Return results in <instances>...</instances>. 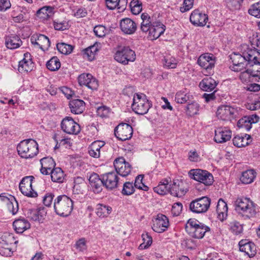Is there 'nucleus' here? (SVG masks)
Returning a JSON list of instances; mask_svg holds the SVG:
<instances>
[{"mask_svg": "<svg viewBox=\"0 0 260 260\" xmlns=\"http://www.w3.org/2000/svg\"><path fill=\"white\" fill-rule=\"evenodd\" d=\"M228 206L224 201L221 199H219L216 207V212L218 215V218L223 221L228 216Z\"/></svg>", "mask_w": 260, "mask_h": 260, "instance_id": "nucleus-32", "label": "nucleus"}, {"mask_svg": "<svg viewBox=\"0 0 260 260\" xmlns=\"http://www.w3.org/2000/svg\"><path fill=\"white\" fill-rule=\"evenodd\" d=\"M183 183L179 180L174 181L172 184L170 185L169 193L174 197H181L186 192L181 187Z\"/></svg>", "mask_w": 260, "mask_h": 260, "instance_id": "nucleus-35", "label": "nucleus"}, {"mask_svg": "<svg viewBox=\"0 0 260 260\" xmlns=\"http://www.w3.org/2000/svg\"><path fill=\"white\" fill-rule=\"evenodd\" d=\"M248 13L255 17L260 18V1L252 5Z\"/></svg>", "mask_w": 260, "mask_h": 260, "instance_id": "nucleus-56", "label": "nucleus"}, {"mask_svg": "<svg viewBox=\"0 0 260 260\" xmlns=\"http://www.w3.org/2000/svg\"><path fill=\"white\" fill-rule=\"evenodd\" d=\"M143 178V175H139L138 176H137L134 184L135 187L138 189L143 190L144 191H147L149 189V187L145 185L143 183L142 181Z\"/></svg>", "mask_w": 260, "mask_h": 260, "instance_id": "nucleus-53", "label": "nucleus"}, {"mask_svg": "<svg viewBox=\"0 0 260 260\" xmlns=\"http://www.w3.org/2000/svg\"><path fill=\"white\" fill-rule=\"evenodd\" d=\"M41 169L40 171L42 174L48 175L50 174L54 168L56 164L54 159L51 157H45L40 159Z\"/></svg>", "mask_w": 260, "mask_h": 260, "instance_id": "nucleus-26", "label": "nucleus"}, {"mask_svg": "<svg viewBox=\"0 0 260 260\" xmlns=\"http://www.w3.org/2000/svg\"><path fill=\"white\" fill-rule=\"evenodd\" d=\"M142 22L141 25V29L144 32H147L151 27L152 23L150 20L151 18L149 15L146 13H143L141 15Z\"/></svg>", "mask_w": 260, "mask_h": 260, "instance_id": "nucleus-43", "label": "nucleus"}, {"mask_svg": "<svg viewBox=\"0 0 260 260\" xmlns=\"http://www.w3.org/2000/svg\"><path fill=\"white\" fill-rule=\"evenodd\" d=\"M256 174L253 170H246L243 172L240 180L244 184H250L253 181L256 177Z\"/></svg>", "mask_w": 260, "mask_h": 260, "instance_id": "nucleus-42", "label": "nucleus"}, {"mask_svg": "<svg viewBox=\"0 0 260 260\" xmlns=\"http://www.w3.org/2000/svg\"><path fill=\"white\" fill-rule=\"evenodd\" d=\"M110 112L109 108L106 106H101L97 108V114L101 117H106L109 116Z\"/></svg>", "mask_w": 260, "mask_h": 260, "instance_id": "nucleus-60", "label": "nucleus"}, {"mask_svg": "<svg viewBox=\"0 0 260 260\" xmlns=\"http://www.w3.org/2000/svg\"><path fill=\"white\" fill-rule=\"evenodd\" d=\"M182 210V205L181 203L177 202L174 204L172 208V213L174 216H178Z\"/></svg>", "mask_w": 260, "mask_h": 260, "instance_id": "nucleus-62", "label": "nucleus"}, {"mask_svg": "<svg viewBox=\"0 0 260 260\" xmlns=\"http://www.w3.org/2000/svg\"><path fill=\"white\" fill-rule=\"evenodd\" d=\"M103 141H96L93 142L89 147V155L93 157L98 158L100 156V149L105 145Z\"/></svg>", "mask_w": 260, "mask_h": 260, "instance_id": "nucleus-36", "label": "nucleus"}, {"mask_svg": "<svg viewBox=\"0 0 260 260\" xmlns=\"http://www.w3.org/2000/svg\"><path fill=\"white\" fill-rule=\"evenodd\" d=\"M98 51V45L94 44L82 51L83 57L92 61L94 59L95 54Z\"/></svg>", "mask_w": 260, "mask_h": 260, "instance_id": "nucleus-38", "label": "nucleus"}, {"mask_svg": "<svg viewBox=\"0 0 260 260\" xmlns=\"http://www.w3.org/2000/svg\"><path fill=\"white\" fill-rule=\"evenodd\" d=\"M217 85L216 81L211 77L204 78L200 83L199 87L203 91H211Z\"/></svg>", "mask_w": 260, "mask_h": 260, "instance_id": "nucleus-29", "label": "nucleus"}, {"mask_svg": "<svg viewBox=\"0 0 260 260\" xmlns=\"http://www.w3.org/2000/svg\"><path fill=\"white\" fill-rule=\"evenodd\" d=\"M69 106L72 113L81 114L84 109V102L81 100H73L70 102Z\"/></svg>", "mask_w": 260, "mask_h": 260, "instance_id": "nucleus-37", "label": "nucleus"}, {"mask_svg": "<svg viewBox=\"0 0 260 260\" xmlns=\"http://www.w3.org/2000/svg\"><path fill=\"white\" fill-rule=\"evenodd\" d=\"M193 99L192 95L184 91H179L175 95V101L180 104H184L190 101Z\"/></svg>", "mask_w": 260, "mask_h": 260, "instance_id": "nucleus-40", "label": "nucleus"}, {"mask_svg": "<svg viewBox=\"0 0 260 260\" xmlns=\"http://www.w3.org/2000/svg\"><path fill=\"white\" fill-rule=\"evenodd\" d=\"M142 238L143 242L139 245V249H145L148 248L152 244V237L149 235L148 233H146L142 235Z\"/></svg>", "mask_w": 260, "mask_h": 260, "instance_id": "nucleus-47", "label": "nucleus"}, {"mask_svg": "<svg viewBox=\"0 0 260 260\" xmlns=\"http://www.w3.org/2000/svg\"><path fill=\"white\" fill-rule=\"evenodd\" d=\"M164 64L167 68L174 69L176 68L177 63L174 58L170 56H166L164 58Z\"/></svg>", "mask_w": 260, "mask_h": 260, "instance_id": "nucleus-59", "label": "nucleus"}, {"mask_svg": "<svg viewBox=\"0 0 260 260\" xmlns=\"http://www.w3.org/2000/svg\"><path fill=\"white\" fill-rule=\"evenodd\" d=\"M199 65L204 69L205 75L212 73V69L214 67L215 57L212 54L205 53L200 56L198 59Z\"/></svg>", "mask_w": 260, "mask_h": 260, "instance_id": "nucleus-11", "label": "nucleus"}, {"mask_svg": "<svg viewBox=\"0 0 260 260\" xmlns=\"http://www.w3.org/2000/svg\"><path fill=\"white\" fill-rule=\"evenodd\" d=\"M235 206L236 211L247 218L253 217L256 214L255 205L249 198H238L235 202Z\"/></svg>", "mask_w": 260, "mask_h": 260, "instance_id": "nucleus-1", "label": "nucleus"}, {"mask_svg": "<svg viewBox=\"0 0 260 260\" xmlns=\"http://www.w3.org/2000/svg\"><path fill=\"white\" fill-rule=\"evenodd\" d=\"M17 150L21 157L31 158L38 153V144L33 139L24 140L18 145Z\"/></svg>", "mask_w": 260, "mask_h": 260, "instance_id": "nucleus-3", "label": "nucleus"}, {"mask_svg": "<svg viewBox=\"0 0 260 260\" xmlns=\"http://www.w3.org/2000/svg\"><path fill=\"white\" fill-rule=\"evenodd\" d=\"M103 185L107 189L113 190L118 187L119 177L115 172H109L102 175Z\"/></svg>", "mask_w": 260, "mask_h": 260, "instance_id": "nucleus-16", "label": "nucleus"}, {"mask_svg": "<svg viewBox=\"0 0 260 260\" xmlns=\"http://www.w3.org/2000/svg\"><path fill=\"white\" fill-rule=\"evenodd\" d=\"M153 222L152 228L154 232L158 233H161L166 231L169 225L168 217L161 214H158Z\"/></svg>", "mask_w": 260, "mask_h": 260, "instance_id": "nucleus-17", "label": "nucleus"}, {"mask_svg": "<svg viewBox=\"0 0 260 260\" xmlns=\"http://www.w3.org/2000/svg\"><path fill=\"white\" fill-rule=\"evenodd\" d=\"M193 5V0H184L183 6L181 7L180 11L182 13L186 12L191 9Z\"/></svg>", "mask_w": 260, "mask_h": 260, "instance_id": "nucleus-61", "label": "nucleus"}, {"mask_svg": "<svg viewBox=\"0 0 260 260\" xmlns=\"http://www.w3.org/2000/svg\"><path fill=\"white\" fill-rule=\"evenodd\" d=\"M115 59L123 64H128L129 61H134L136 59V54L133 50L128 47L119 48L114 55Z\"/></svg>", "mask_w": 260, "mask_h": 260, "instance_id": "nucleus-8", "label": "nucleus"}, {"mask_svg": "<svg viewBox=\"0 0 260 260\" xmlns=\"http://www.w3.org/2000/svg\"><path fill=\"white\" fill-rule=\"evenodd\" d=\"M239 245L240 250L245 252L249 257H252L256 254V247L253 243L247 240H242L239 242Z\"/></svg>", "mask_w": 260, "mask_h": 260, "instance_id": "nucleus-25", "label": "nucleus"}, {"mask_svg": "<svg viewBox=\"0 0 260 260\" xmlns=\"http://www.w3.org/2000/svg\"><path fill=\"white\" fill-rule=\"evenodd\" d=\"M231 59L233 62V66L231 67L232 70L235 72H239L245 68V59L244 55L234 53L231 55Z\"/></svg>", "mask_w": 260, "mask_h": 260, "instance_id": "nucleus-22", "label": "nucleus"}, {"mask_svg": "<svg viewBox=\"0 0 260 260\" xmlns=\"http://www.w3.org/2000/svg\"><path fill=\"white\" fill-rule=\"evenodd\" d=\"M93 31L95 35L100 38L105 36L107 33V29L104 26L102 25L95 26L94 28Z\"/></svg>", "mask_w": 260, "mask_h": 260, "instance_id": "nucleus-58", "label": "nucleus"}, {"mask_svg": "<svg viewBox=\"0 0 260 260\" xmlns=\"http://www.w3.org/2000/svg\"><path fill=\"white\" fill-rule=\"evenodd\" d=\"M56 47L58 50L63 54H69L71 53L74 48L73 46L64 43H58Z\"/></svg>", "mask_w": 260, "mask_h": 260, "instance_id": "nucleus-50", "label": "nucleus"}, {"mask_svg": "<svg viewBox=\"0 0 260 260\" xmlns=\"http://www.w3.org/2000/svg\"><path fill=\"white\" fill-rule=\"evenodd\" d=\"M250 42L252 47L254 48V50L260 51V37L257 36L253 37Z\"/></svg>", "mask_w": 260, "mask_h": 260, "instance_id": "nucleus-64", "label": "nucleus"}, {"mask_svg": "<svg viewBox=\"0 0 260 260\" xmlns=\"http://www.w3.org/2000/svg\"><path fill=\"white\" fill-rule=\"evenodd\" d=\"M199 110V105L195 102L188 104L186 106V113L189 116H192L197 114Z\"/></svg>", "mask_w": 260, "mask_h": 260, "instance_id": "nucleus-48", "label": "nucleus"}, {"mask_svg": "<svg viewBox=\"0 0 260 260\" xmlns=\"http://www.w3.org/2000/svg\"><path fill=\"white\" fill-rule=\"evenodd\" d=\"M165 26L160 22H153L151 27L149 30L148 38L153 40L157 39L165 30Z\"/></svg>", "mask_w": 260, "mask_h": 260, "instance_id": "nucleus-24", "label": "nucleus"}, {"mask_svg": "<svg viewBox=\"0 0 260 260\" xmlns=\"http://www.w3.org/2000/svg\"><path fill=\"white\" fill-rule=\"evenodd\" d=\"M189 174L194 180L202 183L206 186L211 185L213 182L212 175L206 170L193 169L190 171Z\"/></svg>", "mask_w": 260, "mask_h": 260, "instance_id": "nucleus-9", "label": "nucleus"}, {"mask_svg": "<svg viewBox=\"0 0 260 260\" xmlns=\"http://www.w3.org/2000/svg\"><path fill=\"white\" fill-rule=\"evenodd\" d=\"M35 178L33 176H25L22 178L19 183V189L24 196L30 198H36L38 193L32 187V184Z\"/></svg>", "mask_w": 260, "mask_h": 260, "instance_id": "nucleus-10", "label": "nucleus"}, {"mask_svg": "<svg viewBox=\"0 0 260 260\" xmlns=\"http://www.w3.org/2000/svg\"><path fill=\"white\" fill-rule=\"evenodd\" d=\"M111 210V207L99 204L96 206V214L100 217H105L108 216Z\"/></svg>", "mask_w": 260, "mask_h": 260, "instance_id": "nucleus-44", "label": "nucleus"}, {"mask_svg": "<svg viewBox=\"0 0 260 260\" xmlns=\"http://www.w3.org/2000/svg\"><path fill=\"white\" fill-rule=\"evenodd\" d=\"M61 129L70 135H77L81 131L80 125L71 117H66L61 123Z\"/></svg>", "mask_w": 260, "mask_h": 260, "instance_id": "nucleus-13", "label": "nucleus"}, {"mask_svg": "<svg viewBox=\"0 0 260 260\" xmlns=\"http://www.w3.org/2000/svg\"><path fill=\"white\" fill-rule=\"evenodd\" d=\"M131 12L133 14L137 15L139 14L142 10V5L139 0H133L130 4Z\"/></svg>", "mask_w": 260, "mask_h": 260, "instance_id": "nucleus-51", "label": "nucleus"}, {"mask_svg": "<svg viewBox=\"0 0 260 260\" xmlns=\"http://www.w3.org/2000/svg\"><path fill=\"white\" fill-rule=\"evenodd\" d=\"M34 67L31 55L27 52L24 54L22 60L19 61L18 70L20 73L31 71Z\"/></svg>", "mask_w": 260, "mask_h": 260, "instance_id": "nucleus-23", "label": "nucleus"}, {"mask_svg": "<svg viewBox=\"0 0 260 260\" xmlns=\"http://www.w3.org/2000/svg\"><path fill=\"white\" fill-rule=\"evenodd\" d=\"M237 126L239 128H243L247 131H249L251 128L250 120L249 121V118L245 116L240 120L237 122Z\"/></svg>", "mask_w": 260, "mask_h": 260, "instance_id": "nucleus-52", "label": "nucleus"}, {"mask_svg": "<svg viewBox=\"0 0 260 260\" xmlns=\"http://www.w3.org/2000/svg\"><path fill=\"white\" fill-rule=\"evenodd\" d=\"M150 107L151 104L146 95L143 93H136L134 95L132 108L136 113L144 115L148 112Z\"/></svg>", "mask_w": 260, "mask_h": 260, "instance_id": "nucleus-5", "label": "nucleus"}, {"mask_svg": "<svg viewBox=\"0 0 260 260\" xmlns=\"http://www.w3.org/2000/svg\"><path fill=\"white\" fill-rule=\"evenodd\" d=\"M231 231L236 235L241 234L243 231V226L239 222L234 221L230 224Z\"/></svg>", "mask_w": 260, "mask_h": 260, "instance_id": "nucleus-55", "label": "nucleus"}, {"mask_svg": "<svg viewBox=\"0 0 260 260\" xmlns=\"http://www.w3.org/2000/svg\"><path fill=\"white\" fill-rule=\"evenodd\" d=\"M53 12V9L50 7H44L40 9L37 12V15L38 17L42 19H47L50 17Z\"/></svg>", "mask_w": 260, "mask_h": 260, "instance_id": "nucleus-45", "label": "nucleus"}, {"mask_svg": "<svg viewBox=\"0 0 260 260\" xmlns=\"http://www.w3.org/2000/svg\"><path fill=\"white\" fill-rule=\"evenodd\" d=\"M28 217L34 221H40L42 219V215L40 211L36 210H30L27 213Z\"/></svg>", "mask_w": 260, "mask_h": 260, "instance_id": "nucleus-57", "label": "nucleus"}, {"mask_svg": "<svg viewBox=\"0 0 260 260\" xmlns=\"http://www.w3.org/2000/svg\"><path fill=\"white\" fill-rule=\"evenodd\" d=\"M251 141V136L248 134H245L244 136L237 135L233 139V144L237 147H245Z\"/></svg>", "mask_w": 260, "mask_h": 260, "instance_id": "nucleus-34", "label": "nucleus"}, {"mask_svg": "<svg viewBox=\"0 0 260 260\" xmlns=\"http://www.w3.org/2000/svg\"><path fill=\"white\" fill-rule=\"evenodd\" d=\"M120 28L124 34L132 35L136 31L137 25L135 22L131 19L125 18L120 21Z\"/></svg>", "mask_w": 260, "mask_h": 260, "instance_id": "nucleus-20", "label": "nucleus"}, {"mask_svg": "<svg viewBox=\"0 0 260 260\" xmlns=\"http://www.w3.org/2000/svg\"><path fill=\"white\" fill-rule=\"evenodd\" d=\"M185 230L191 237L200 239L210 232V228L197 219H189L185 225Z\"/></svg>", "mask_w": 260, "mask_h": 260, "instance_id": "nucleus-2", "label": "nucleus"}, {"mask_svg": "<svg viewBox=\"0 0 260 260\" xmlns=\"http://www.w3.org/2000/svg\"><path fill=\"white\" fill-rule=\"evenodd\" d=\"M89 182L95 193H99L102 190V177L100 178L96 173H92L89 178Z\"/></svg>", "mask_w": 260, "mask_h": 260, "instance_id": "nucleus-28", "label": "nucleus"}, {"mask_svg": "<svg viewBox=\"0 0 260 260\" xmlns=\"http://www.w3.org/2000/svg\"><path fill=\"white\" fill-rule=\"evenodd\" d=\"M210 204V199L207 197H203L191 201L189 204V209L193 213H203L207 212Z\"/></svg>", "mask_w": 260, "mask_h": 260, "instance_id": "nucleus-7", "label": "nucleus"}, {"mask_svg": "<svg viewBox=\"0 0 260 260\" xmlns=\"http://www.w3.org/2000/svg\"><path fill=\"white\" fill-rule=\"evenodd\" d=\"M13 225L17 233H22L30 227L29 222L24 218L15 220L13 223Z\"/></svg>", "mask_w": 260, "mask_h": 260, "instance_id": "nucleus-30", "label": "nucleus"}, {"mask_svg": "<svg viewBox=\"0 0 260 260\" xmlns=\"http://www.w3.org/2000/svg\"><path fill=\"white\" fill-rule=\"evenodd\" d=\"M169 183V181L168 179L162 180L156 187L153 188L154 191L161 195L167 194L169 192L170 190Z\"/></svg>", "mask_w": 260, "mask_h": 260, "instance_id": "nucleus-39", "label": "nucleus"}, {"mask_svg": "<svg viewBox=\"0 0 260 260\" xmlns=\"http://www.w3.org/2000/svg\"><path fill=\"white\" fill-rule=\"evenodd\" d=\"M78 82L80 85H85L91 90H96L98 81L90 74H82L78 77Z\"/></svg>", "mask_w": 260, "mask_h": 260, "instance_id": "nucleus-18", "label": "nucleus"}, {"mask_svg": "<svg viewBox=\"0 0 260 260\" xmlns=\"http://www.w3.org/2000/svg\"><path fill=\"white\" fill-rule=\"evenodd\" d=\"M107 7L110 10H113L115 8L120 9L121 6L120 4H125L126 3V0H105Z\"/></svg>", "mask_w": 260, "mask_h": 260, "instance_id": "nucleus-49", "label": "nucleus"}, {"mask_svg": "<svg viewBox=\"0 0 260 260\" xmlns=\"http://www.w3.org/2000/svg\"><path fill=\"white\" fill-rule=\"evenodd\" d=\"M245 61H247L248 63L251 66L253 64H259L260 62L257 60V55H260V53L256 50L248 49L247 52H243Z\"/></svg>", "mask_w": 260, "mask_h": 260, "instance_id": "nucleus-33", "label": "nucleus"}, {"mask_svg": "<svg viewBox=\"0 0 260 260\" xmlns=\"http://www.w3.org/2000/svg\"><path fill=\"white\" fill-rule=\"evenodd\" d=\"M214 141L218 143H224L230 140L232 132L226 127H218L215 130Z\"/></svg>", "mask_w": 260, "mask_h": 260, "instance_id": "nucleus-19", "label": "nucleus"}, {"mask_svg": "<svg viewBox=\"0 0 260 260\" xmlns=\"http://www.w3.org/2000/svg\"><path fill=\"white\" fill-rule=\"evenodd\" d=\"M5 43L8 48L14 49L22 45V41L16 35H11L6 37Z\"/></svg>", "mask_w": 260, "mask_h": 260, "instance_id": "nucleus-31", "label": "nucleus"}, {"mask_svg": "<svg viewBox=\"0 0 260 260\" xmlns=\"http://www.w3.org/2000/svg\"><path fill=\"white\" fill-rule=\"evenodd\" d=\"M135 191L134 186L133 183L130 182H125L123 186L122 193L124 195L129 196L133 194Z\"/></svg>", "mask_w": 260, "mask_h": 260, "instance_id": "nucleus-54", "label": "nucleus"}, {"mask_svg": "<svg viewBox=\"0 0 260 260\" xmlns=\"http://www.w3.org/2000/svg\"><path fill=\"white\" fill-rule=\"evenodd\" d=\"M47 69L51 71L58 70L60 67V62L56 56H53L46 63Z\"/></svg>", "mask_w": 260, "mask_h": 260, "instance_id": "nucleus-46", "label": "nucleus"}, {"mask_svg": "<svg viewBox=\"0 0 260 260\" xmlns=\"http://www.w3.org/2000/svg\"><path fill=\"white\" fill-rule=\"evenodd\" d=\"M114 166L116 173L122 177L127 176L131 172V165L122 157L116 158L114 161Z\"/></svg>", "mask_w": 260, "mask_h": 260, "instance_id": "nucleus-15", "label": "nucleus"}, {"mask_svg": "<svg viewBox=\"0 0 260 260\" xmlns=\"http://www.w3.org/2000/svg\"><path fill=\"white\" fill-rule=\"evenodd\" d=\"M133 129L128 124L122 123L117 125L114 129L115 136L121 141H125L132 137Z\"/></svg>", "mask_w": 260, "mask_h": 260, "instance_id": "nucleus-12", "label": "nucleus"}, {"mask_svg": "<svg viewBox=\"0 0 260 260\" xmlns=\"http://www.w3.org/2000/svg\"><path fill=\"white\" fill-rule=\"evenodd\" d=\"M53 25L55 29L57 30H63L67 29L66 22H60L58 20L53 21Z\"/></svg>", "mask_w": 260, "mask_h": 260, "instance_id": "nucleus-63", "label": "nucleus"}, {"mask_svg": "<svg viewBox=\"0 0 260 260\" xmlns=\"http://www.w3.org/2000/svg\"><path fill=\"white\" fill-rule=\"evenodd\" d=\"M52 181L61 183L64 180V173L60 168H55L50 172Z\"/></svg>", "mask_w": 260, "mask_h": 260, "instance_id": "nucleus-41", "label": "nucleus"}, {"mask_svg": "<svg viewBox=\"0 0 260 260\" xmlns=\"http://www.w3.org/2000/svg\"><path fill=\"white\" fill-rule=\"evenodd\" d=\"M237 111L234 108L228 105L219 106L216 112L217 116L223 120H231L236 117Z\"/></svg>", "mask_w": 260, "mask_h": 260, "instance_id": "nucleus-14", "label": "nucleus"}, {"mask_svg": "<svg viewBox=\"0 0 260 260\" xmlns=\"http://www.w3.org/2000/svg\"><path fill=\"white\" fill-rule=\"evenodd\" d=\"M31 42L32 44L39 46L40 48L43 51L48 50L50 45L48 38L41 34L37 37H32Z\"/></svg>", "mask_w": 260, "mask_h": 260, "instance_id": "nucleus-27", "label": "nucleus"}, {"mask_svg": "<svg viewBox=\"0 0 260 260\" xmlns=\"http://www.w3.org/2000/svg\"><path fill=\"white\" fill-rule=\"evenodd\" d=\"M54 209L55 213L61 216H68L73 209V202L66 195L57 197L54 200Z\"/></svg>", "mask_w": 260, "mask_h": 260, "instance_id": "nucleus-4", "label": "nucleus"}, {"mask_svg": "<svg viewBox=\"0 0 260 260\" xmlns=\"http://www.w3.org/2000/svg\"><path fill=\"white\" fill-rule=\"evenodd\" d=\"M208 19V16L198 10H194L190 16V21L194 25L205 26Z\"/></svg>", "mask_w": 260, "mask_h": 260, "instance_id": "nucleus-21", "label": "nucleus"}, {"mask_svg": "<svg viewBox=\"0 0 260 260\" xmlns=\"http://www.w3.org/2000/svg\"><path fill=\"white\" fill-rule=\"evenodd\" d=\"M16 243L12 235L4 233L0 238V254L5 256H10L13 253L12 246Z\"/></svg>", "mask_w": 260, "mask_h": 260, "instance_id": "nucleus-6", "label": "nucleus"}]
</instances>
